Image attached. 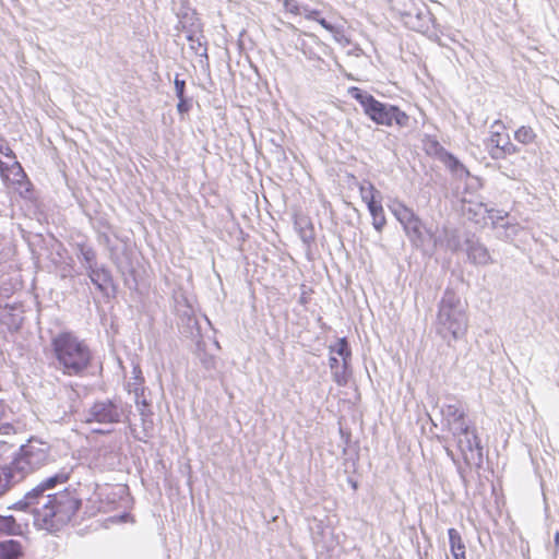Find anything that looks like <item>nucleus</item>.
Here are the masks:
<instances>
[{
  "label": "nucleus",
  "mask_w": 559,
  "mask_h": 559,
  "mask_svg": "<svg viewBox=\"0 0 559 559\" xmlns=\"http://www.w3.org/2000/svg\"><path fill=\"white\" fill-rule=\"evenodd\" d=\"M483 143L488 156L496 162L520 153V147L512 142L508 128L501 119H496L490 124Z\"/></svg>",
  "instance_id": "423d86ee"
},
{
  "label": "nucleus",
  "mask_w": 559,
  "mask_h": 559,
  "mask_svg": "<svg viewBox=\"0 0 559 559\" xmlns=\"http://www.w3.org/2000/svg\"><path fill=\"white\" fill-rule=\"evenodd\" d=\"M447 452H448L449 455L453 456V453H452V451L450 449L447 448Z\"/></svg>",
  "instance_id": "7c9ffc66"
},
{
  "label": "nucleus",
  "mask_w": 559,
  "mask_h": 559,
  "mask_svg": "<svg viewBox=\"0 0 559 559\" xmlns=\"http://www.w3.org/2000/svg\"><path fill=\"white\" fill-rule=\"evenodd\" d=\"M372 217V225L376 230L382 231L386 225V218L381 202H377L370 206H367Z\"/></svg>",
  "instance_id": "f3484780"
},
{
  "label": "nucleus",
  "mask_w": 559,
  "mask_h": 559,
  "mask_svg": "<svg viewBox=\"0 0 559 559\" xmlns=\"http://www.w3.org/2000/svg\"><path fill=\"white\" fill-rule=\"evenodd\" d=\"M175 88L178 98L185 97L186 82L183 80L175 79Z\"/></svg>",
  "instance_id": "bb28decb"
},
{
  "label": "nucleus",
  "mask_w": 559,
  "mask_h": 559,
  "mask_svg": "<svg viewBox=\"0 0 559 559\" xmlns=\"http://www.w3.org/2000/svg\"><path fill=\"white\" fill-rule=\"evenodd\" d=\"M337 362H338V361H337V359H336L335 357H331V358H330V367H331V368L336 367V366H337Z\"/></svg>",
  "instance_id": "c85d7f7f"
},
{
  "label": "nucleus",
  "mask_w": 559,
  "mask_h": 559,
  "mask_svg": "<svg viewBox=\"0 0 559 559\" xmlns=\"http://www.w3.org/2000/svg\"><path fill=\"white\" fill-rule=\"evenodd\" d=\"M331 352L336 353L338 356L343 358L344 366L347 365L352 356V352L348 347V343L345 337L338 338L337 342L333 346H331Z\"/></svg>",
  "instance_id": "5701e85b"
},
{
  "label": "nucleus",
  "mask_w": 559,
  "mask_h": 559,
  "mask_svg": "<svg viewBox=\"0 0 559 559\" xmlns=\"http://www.w3.org/2000/svg\"><path fill=\"white\" fill-rule=\"evenodd\" d=\"M359 192L362 201L367 204V206H370L377 202H379V191L376 189V187L368 182L360 185Z\"/></svg>",
  "instance_id": "6ab92c4d"
},
{
  "label": "nucleus",
  "mask_w": 559,
  "mask_h": 559,
  "mask_svg": "<svg viewBox=\"0 0 559 559\" xmlns=\"http://www.w3.org/2000/svg\"><path fill=\"white\" fill-rule=\"evenodd\" d=\"M12 480H19L15 472L11 469V465L0 467V496H2L10 486Z\"/></svg>",
  "instance_id": "412c9836"
},
{
  "label": "nucleus",
  "mask_w": 559,
  "mask_h": 559,
  "mask_svg": "<svg viewBox=\"0 0 559 559\" xmlns=\"http://www.w3.org/2000/svg\"><path fill=\"white\" fill-rule=\"evenodd\" d=\"M0 175L7 188L20 195L32 191V182L17 160L5 163L0 159Z\"/></svg>",
  "instance_id": "0eeeda50"
},
{
  "label": "nucleus",
  "mask_w": 559,
  "mask_h": 559,
  "mask_svg": "<svg viewBox=\"0 0 559 559\" xmlns=\"http://www.w3.org/2000/svg\"><path fill=\"white\" fill-rule=\"evenodd\" d=\"M338 384H342L341 380L338 378L335 379Z\"/></svg>",
  "instance_id": "2f4dec72"
},
{
  "label": "nucleus",
  "mask_w": 559,
  "mask_h": 559,
  "mask_svg": "<svg viewBox=\"0 0 559 559\" xmlns=\"http://www.w3.org/2000/svg\"><path fill=\"white\" fill-rule=\"evenodd\" d=\"M0 154H2L4 157L9 158L8 163H11L12 160H16V156H15L14 152L8 145L1 144V143H0Z\"/></svg>",
  "instance_id": "a878e982"
},
{
  "label": "nucleus",
  "mask_w": 559,
  "mask_h": 559,
  "mask_svg": "<svg viewBox=\"0 0 559 559\" xmlns=\"http://www.w3.org/2000/svg\"><path fill=\"white\" fill-rule=\"evenodd\" d=\"M49 460V445L45 442L31 439L21 447L19 454L10 463L11 469L23 479L26 475L39 469Z\"/></svg>",
  "instance_id": "39448f33"
},
{
  "label": "nucleus",
  "mask_w": 559,
  "mask_h": 559,
  "mask_svg": "<svg viewBox=\"0 0 559 559\" xmlns=\"http://www.w3.org/2000/svg\"><path fill=\"white\" fill-rule=\"evenodd\" d=\"M348 94L360 104L364 114L376 124L384 127L396 124L400 128L408 124L409 116L400 107L384 104L357 86H350Z\"/></svg>",
  "instance_id": "20e7f679"
},
{
  "label": "nucleus",
  "mask_w": 559,
  "mask_h": 559,
  "mask_svg": "<svg viewBox=\"0 0 559 559\" xmlns=\"http://www.w3.org/2000/svg\"><path fill=\"white\" fill-rule=\"evenodd\" d=\"M179 103L177 105V109L179 112L183 114L187 112L190 109V105L188 104L186 97L178 98Z\"/></svg>",
  "instance_id": "cd10ccee"
},
{
  "label": "nucleus",
  "mask_w": 559,
  "mask_h": 559,
  "mask_svg": "<svg viewBox=\"0 0 559 559\" xmlns=\"http://www.w3.org/2000/svg\"><path fill=\"white\" fill-rule=\"evenodd\" d=\"M285 11L293 15L300 14V7L296 0H283Z\"/></svg>",
  "instance_id": "b1692460"
},
{
  "label": "nucleus",
  "mask_w": 559,
  "mask_h": 559,
  "mask_svg": "<svg viewBox=\"0 0 559 559\" xmlns=\"http://www.w3.org/2000/svg\"><path fill=\"white\" fill-rule=\"evenodd\" d=\"M24 555L20 542L7 539L0 542V559H20Z\"/></svg>",
  "instance_id": "ddd939ff"
},
{
  "label": "nucleus",
  "mask_w": 559,
  "mask_h": 559,
  "mask_svg": "<svg viewBox=\"0 0 559 559\" xmlns=\"http://www.w3.org/2000/svg\"><path fill=\"white\" fill-rule=\"evenodd\" d=\"M403 228L411 240H420L423 238L424 225L417 215L403 225Z\"/></svg>",
  "instance_id": "a211bd4d"
},
{
  "label": "nucleus",
  "mask_w": 559,
  "mask_h": 559,
  "mask_svg": "<svg viewBox=\"0 0 559 559\" xmlns=\"http://www.w3.org/2000/svg\"><path fill=\"white\" fill-rule=\"evenodd\" d=\"M11 415L10 406L3 400H0V435L10 436L16 432L14 425L9 421Z\"/></svg>",
  "instance_id": "4468645a"
},
{
  "label": "nucleus",
  "mask_w": 559,
  "mask_h": 559,
  "mask_svg": "<svg viewBox=\"0 0 559 559\" xmlns=\"http://www.w3.org/2000/svg\"><path fill=\"white\" fill-rule=\"evenodd\" d=\"M51 346L60 369L66 376H79L91 365V349L72 333L58 334L52 338Z\"/></svg>",
  "instance_id": "7ed1b4c3"
},
{
  "label": "nucleus",
  "mask_w": 559,
  "mask_h": 559,
  "mask_svg": "<svg viewBox=\"0 0 559 559\" xmlns=\"http://www.w3.org/2000/svg\"><path fill=\"white\" fill-rule=\"evenodd\" d=\"M88 421L115 424L120 421V412L111 401L95 403L90 411Z\"/></svg>",
  "instance_id": "1a4fd4ad"
},
{
  "label": "nucleus",
  "mask_w": 559,
  "mask_h": 559,
  "mask_svg": "<svg viewBox=\"0 0 559 559\" xmlns=\"http://www.w3.org/2000/svg\"><path fill=\"white\" fill-rule=\"evenodd\" d=\"M38 498L36 499H33V502H28V499H27V493L25 495L24 499L22 501H19L16 503H14L11 509H15V510H26L28 508H31V511L33 510L34 507H36V501H37Z\"/></svg>",
  "instance_id": "393cba45"
},
{
  "label": "nucleus",
  "mask_w": 559,
  "mask_h": 559,
  "mask_svg": "<svg viewBox=\"0 0 559 559\" xmlns=\"http://www.w3.org/2000/svg\"><path fill=\"white\" fill-rule=\"evenodd\" d=\"M554 542H555V545L558 546L559 545V532H557L554 536Z\"/></svg>",
  "instance_id": "c756f323"
},
{
  "label": "nucleus",
  "mask_w": 559,
  "mask_h": 559,
  "mask_svg": "<svg viewBox=\"0 0 559 559\" xmlns=\"http://www.w3.org/2000/svg\"><path fill=\"white\" fill-rule=\"evenodd\" d=\"M468 257L475 262L479 264H486L490 260V255L488 250L483 246H472L468 250Z\"/></svg>",
  "instance_id": "4be33fe9"
},
{
  "label": "nucleus",
  "mask_w": 559,
  "mask_h": 559,
  "mask_svg": "<svg viewBox=\"0 0 559 559\" xmlns=\"http://www.w3.org/2000/svg\"><path fill=\"white\" fill-rule=\"evenodd\" d=\"M27 523H19L13 515H0V534L21 536L27 530Z\"/></svg>",
  "instance_id": "f8f14e48"
},
{
  "label": "nucleus",
  "mask_w": 559,
  "mask_h": 559,
  "mask_svg": "<svg viewBox=\"0 0 559 559\" xmlns=\"http://www.w3.org/2000/svg\"><path fill=\"white\" fill-rule=\"evenodd\" d=\"M514 140L522 145H532L537 141V133L533 127L522 124L514 130Z\"/></svg>",
  "instance_id": "2eb2a0df"
},
{
  "label": "nucleus",
  "mask_w": 559,
  "mask_h": 559,
  "mask_svg": "<svg viewBox=\"0 0 559 559\" xmlns=\"http://www.w3.org/2000/svg\"><path fill=\"white\" fill-rule=\"evenodd\" d=\"M82 500L73 488L39 497L31 511L34 526L48 532H59L81 509Z\"/></svg>",
  "instance_id": "f257e3e1"
},
{
  "label": "nucleus",
  "mask_w": 559,
  "mask_h": 559,
  "mask_svg": "<svg viewBox=\"0 0 559 559\" xmlns=\"http://www.w3.org/2000/svg\"><path fill=\"white\" fill-rule=\"evenodd\" d=\"M448 536L451 559H467L466 545L461 533L451 527L448 530Z\"/></svg>",
  "instance_id": "9b49d317"
},
{
  "label": "nucleus",
  "mask_w": 559,
  "mask_h": 559,
  "mask_svg": "<svg viewBox=\"0 0 559 559\" xmlns=\"http://www.w3.org/2000/svg\"><path fill=\"white\" fill-rule=\"evenodd\" d=\"M440 324L449 331L454 338L463 335L467 329V321L462 311L442 305L438 314Z\"/></svg>",
  "instance_id": "6e6552de"
},
{
  "label": "nucleus",
  "mask_w": 559,
  "mask_h": 559,
  "mask_svg": "<svg viewBox=\"0 0 559 559\" xmlns=\"http://www.w3.org/2000/svg\"><path fill=\"white\" fill-rule=\"evenodd\" d=\"M305 17L309 21H316L318 22L324 29L330 32L336 40L340 41V35H342V32L338 27L332 25L329 23L325 19L320 17V11L318 10H305Z\"/></svg>",
  "instance_id": "dca6fc26"
},
{
  "label": "nucleus",
  "mask_w": 559,
  "mask_h": 559,
  "mask_svg": "<svg viewBox=\"0 0 559 559\" xmlns=\"http://www.w3.org/2000/svg\"><path fill=\"white\" fill-rule=\"evenodd\" d=\"M447 428L452 435L464 463L472 467L480 465L483 447L476 429L465 419V413L456 405H448L444 411Z\"/></svg>",
  "instance_id": "f03ea898"
},
{
  "label": "nucleus",
  "mask_w": 559,
  "mask_h": 559,
  "mask_svg": "<svg viewBox=\"0 0 559 559\" xmlns=\"http://www.w3.org/2000/svg\"><path fill=\"white\" fill-rule=\"evenodd\" d=\"M70 479V474L61 471L50 477H47L40 481L32 491L27 493L28 502H33V499L45 497L43 493L46 490L52 489L59 485L66 484Z\"/></svg>",
  "instance_id": "9d476101"
},
{
  "label": "nucleus",
  "mask_w": 559,
  "mask_h": 559,
  "mask_svg": "<svg viewBox=\"0 0 559 559\" xmlns=\"http://www.w3.org/2000/svg\"><path fill=\"white\" fill-rule=\"evenodd\" d=\"M392 213L402 226L416 215L414 211L404 203H395L392 207Z\"/></svg>",
  "instance_id": "aec40b11"
}]
</instances>
